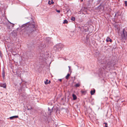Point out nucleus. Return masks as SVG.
Segmentation results:
<instances>
[{
    "label": "nucleus",
    "instance_id": "obj_1",
    "mask_svg": "<svg viewBox=\"0 0 127 127\" xmlns=\"http://www.w3.org/2000/svg\"><path fill=\"white\" fill-rule=\"evenodd\" d=\"M22 27H24L23 31L29 35L35 30L36 26L34 22H28L23 25Z\"/></svg>",
    "mask_w": 127,
    "mask_h": 127
},
{
    "label": "nucleus",
    "instance_id": "obj_2",
    "mask_svg": "<svg viewBox=\"0 0 127 127\" xmlns=\"http://www.w3.org/2000/svg\"><path fill=\"white\" fill-rule=\"evenodd\" d=\"M121 36L122 39H126L127 38V28H125L123 29Z\"/></svg>",
    "mask_w": 127,
    "mask_h": 127
},
{
    "label": "nucleus",
    "instance_id": "obj_3",
    "mask_svg": "<svg viewBox=\"0 0 127 127\" xmlns=\"http://www.w3.org/2000/svg\"><path fill=\"white\" fill-rule=\"evenodd\" d=\"M64 47L63 45L61 43L58 44L54 46V48L55 49H57L58 51L61 50Z\"/></svg>",
    "mask_w": 127,
    "mask_h": 127
},
{
    "label": "nucleus",
    "instance_id": "obj_4",
    "mask_svg": "<svg viewBox=\"0 0 127 127\" xmlns=\"http://www.w3.org/2000/svg\"><path fill=\"white\" fill-rule=\"evenodd\" d=\"M81 30H82L84 32H86L88 31V28L86 26H82Z\"/></svg>",
    "mask_w": 127,
    "mask_h": 127
},
{
    "label": "nucleus",
    "instance_id": "obj_5",
    "mask_svg": "<svg viewBox=\"0 0 127 127\" xmlns=\"http://www.w3.org/2000/svg\"><path fill=\"white\" fill-rule=\"evenodd\" d=\"M45 56L44 54H42L41 55L40 58V59H41L43 61H45L46 59V57H45Z\"/></svg>",
    "mask_w": 127,
    "mask_h": 127
},
{
    "label": "nucleus",
    "instance_id": "obj_6",
    "mask_svg": "<svg viewBox=\"0 0 127 127\" xmlns=\"http://www.w3.org/2000/svg\"><path fill=\"white\" fill-rule=\"evenodd\" d=\"M107 69V66H104L103 67L99 69V71L100 74H102L103 73V71L104 69Z\"/></svg>",
    "mask_w": 127,
    "mask_h": 127
},
{
    "label": "nucleus",
    "instance_id": "obj_7",
    "mask_svg": "<svg viewBox=\"0 0 127 127\" xmlns=\"http://www.w3.org/2000/svg\"><path fill=\"white\" fill-rule=\"evenodd\" d=\"M0 86L1 87H3L4 88H6V84L5 83H0Z\"/></svg>",
    "mask_w": 127,
    "mask_h": 127
},
{
    "label": "nucleus",
    "instance_id": "obj_8",
    "mask_svg": "<svg viewBox=\"0 0 127 127\" xmlns=\"http://www.w3.org/2000/svg\"><path fill=\"white\" fill-rule=\"evenodd\" d=\"M2 77L3 78V79H4L5 76V72L4 69V68H3L2 69Z\"/></svg>",
    "mask_w": 127,
    "mask_h": 127
},
{
    "label": "nucleus",
    "instance_id": "obj_9",
    "mask_svg": "<svg viewBox=\"0 0 127 127\" xmlns=\"http://www.w3.org/2000/svg\"><path fill=\"white\" fill-rule=\"evenodd\" d=\"M106 41L107 42H108L109 41L111 42H112V40L111 39H110V38L109 37H107Z\"/></svg>",
    "mask_w": 127,
    "mask_h": 127
},
{
    "label": "nucleus",
    "instance_id": "obj_10",
    "mask_svg": "<svg viewBox=\"0 0 127 127\" xmlns=\"http://www.w3.org/2000/svg\"><path fill=\"white\" fill-rule=\"evenodd\" d=\"M18 118V116H13L12 117H11L9 118V119L10 120L13 119H14L15 118Z\"/></svg>",
    "mask_w": 127,
    "mask_h": 127
},
{
    "label": "nucleus",
    "instance_id": "obj_11",
    "mask_svg": "<svg viewBox=\"0 0 127 127\" xmlns=\"http://www.w3.org/2000/svg\"><path fill=\"white\" fill-rule=\"evenodd\" d=\"M72 96L73 98V100H75L77 98L76 95L74 94H72Z\"/></svg>",
    "mask_w": 127,
    "mask_h": 127
},
{
    "label": "nucleus",
    "instance_id": "obj_12",
    "mask_svg": "<svg viewBox=\"0 0 127 127\" xmlns=\"http://www.w3.org/2000/svg\"><path fill=\"white\" fill-rule=\"evenodd\" d=\"M95 89H94L93 90H92L91 91L90 93L91 94V95H93L95 93Z\"/></svg>",
    "mask_w": 127,
    "mask_h": 127
},
{
    "label": "nucleus",
    "instance_id": "obj_13",
    "mask_svg": "<svg viewBox=\"0 0 127 127\" xmlns=\"http://www.w3.org/2000/svg\"><path fill=\"white\" fill-rule=\"evenodd\" d=\"M54 3V2L53 1V0H51V1L50 0H49L48 2V3L49 5H51L53 4Z\"/></svg>",
    "mask_w": 127,
    "mask_h": 127
},
{
    "label": "nucleus",
    "instance_id": "obj_14",
    "mask_svg": "<svg viewBox=\"0 0 127 127\" xmlns=\"http://www.w3.org/2000/svg\"><path fill=\"white\" fill-rule=\"evenodd\" d=\"M70 75L69 73H68L67 75L65 77V78L66 79H68L69 78V77L70 76Z\"/></svg>",
    "mask_w": 127,
    "mask_h": 127
},
{
    "label": "nucleus",
    "instance_id": "obj_15",
    "mask_svg": "<svg viewBox=\"0 0 127 127\" xmlns=\"http://www.w3.org/2000/svg\"><path fill=\"white\" fill-rule=\"evenodd\" d=\"M80 85L79 83H77L75 85V86L76 87H78L80 86Z\"/></svg>",
    "mask_w": 127,
    "mask_h": 127
},
{
    "label": "nucleus",
    "instance_id": "obj_16",
    "mask_svg": "<svg viewBox=\"0 0 127 127\" xmlns=\"http://www.w3.org/2000/svg\"><path fill=\"white\" fill-rule=\"evenodd\" d=\"M68 22L67 20H66L65 19L64 20V22H63V23L64 24H67V23Z\"/></svg>",
    "mask_w": 127,
    "mask_h": 127
},
{
    "label": "nucleus",
    "instance_id": "obj_17",
    "mask_svg": "<svg viewBox=\"0 0 127 127\" xmlns=\"http://www.w3.org/2000/svg\"><path fill=\"white\" fill-rule=\"evenodd\" d=\"M71 20L72 21H74L75 20V18L73 17H72L71 18Z\"/></svg>",
    "mask_w": 127,
    "mask_h": 127
},
{
    "label": "nucleus",
    "instance_id": "obj_18",
    "mask_svg": "<svg viewBox=\"0 0 127 127\" xmlns=\"http://www.w3.org/2000/svg\"><path fill=\"white\" fill-rule=\"evenodd\" d=\"M48 111L49 112V113H51L52 112V110H51L50 108H49L48 107Z\"/></svg>",
    "mask_w": 127,
    "mask_h": 127
},
{
    "label": "nucleus",
    "instance_id": "obj_19",
    "mask_svg": "<svg viewBox=\"0 0 127 127\" xmlns=\"http://www.w3.org/2000/svg\"><path fill=\"white\" fill-rule=\"evenodd\" d=\"M48 79H46V81L44 82V83L46 85H47L48 84Z\"/></svg>",
    "mask_w": 127,
    "mask_h": 127
},
{
    "label": "nucleus",
    "instance_id": "obj_20",
    "mask_svg": "<svg viewBox=\"0 0 127 127\" xmlns=\"http://www.w3.org/2000/svg\"><path fill=\"white\" fill-rule=\"evenodd\" d=\"M103 124L105 125L104 127H108V125H107L108 124H107V123H104Z\"/></svg>",
    "mask_w": 127,
    "mask_h": 127
},
{
    "label": "nucleus",
    "instance_id": "obj_21",
    "mask_svg": "<svg viewBox=\"0 0 127 127\" xmlns=\"http://www.w3.org/2000/svg\"><path fill=\"white\" fill-rule=\"evenodd\" d=\"M125 5L126 6H127V1H125Z\"/></svg>",
    "mask_w": 127,
    "mask_h": 127
},
{
    "label": "nucleus",
    "instance_id": "obj_22",
    "mask_svg": "<svg viewBox=\"0 0 127 127\" xmlns=\"http://www.w3.org/2000/svg\"><path fill=\"white\" fill-rule=\"evenodd\" d=\"M81 92L83 94H84V93H85L86 92L85 91H83V90H81Z\"/></svg>",
    "mask_w": 127,
    "mask_h": 127
},
{
    "label": "nucleus",
    "instance_id": "obj_23",
    "mask_svg": "<svg viewBox=\"0 0 127 127\" xmlns=\"http://www.w3.org/2000/svg\"><path fill=\"white\" fill-rule=\"evenodd\" d=\"M56 11L58 13H60V10H56Z\"/></svg>",
    "mask_w": 127,
    "mask_h": 127
},
{
    "label": "nucleus",
    "instance_id": "obj_24",
    "mask_svg": "<svg viewBox=\"0 0 127 127\" xmlns=\"http://www.w3.org/2000/svg\"><path fill=\"white\" fill-rule=\"evenodd\" d=\"M51 83V81L50 80H49L48 81V84H50Z\"/></svg>",
    "mask_w": 127,
    "mask_h": 127
},
{
    "label": "nucleus",
    "instance_id": "obj_25",
    "mask_svg": "<svg viewBox=\"0 0 127 127\" xmlns=\"http://www.w3.org/2000/svg\"><path fill=\"white\" fill-rule=\"evenodd\" d=\"M58 80H59L60 82H62V79H59Z\"/></svg>",
    "mask_w": 127,
    "mask_h": 127
},
{
    "label": "nucleus",
    "instance_id": "obj_26",
    "mask_svg": "<svg viewBox=\"0 0 127 127\" xmlns=\"http://www.w3.org/2000/svg\"><path fill=\"white\" fill-rule=\"evenodd\" d=\"M68 67L69 68V70H70V66H69Z\"/></svg>",
    "mask_w": 127,
    "mask_h": 127
},
{
    "label": "nucleus",
    "instance_id": "obj_27",
    "mask_svg": "<svg viewBox=\"0 0 127 127\" xmlns=\"http://www.w3.org/2000/svg\"><path fill=\"white\" fill-rule=\"evenodd\" d=\"M31 109H32V107H31V108L30 109H28V110H31Z\"/></svg>",
    "mask_w": 127,
    "mask_h": 127
},
{
    "label": "nucleus",
    "instance_id": "obj_28",
    "mask_svg": "<svg viewBox=\"0 0 127 127\" xmlns=\"http://www.w3.org/2000/svg\"><path fill=\"white\" fill-rule=\"evenodd\" d=\"M107 66H109V64H107Z\"/></svg>",
    "mask_w": 127,
    "mask_h": 127
},
{
    "label": "nucleus",
    "instance_id": "obj_29",
    "mask_svg": "<svg viewBox=\"0 0 127 127\" xmlns=\"http://www.w3.org/2000/svg\"><path fill=\"white\" fill-rule=\"evenodd\" d=\"M14 25V24H13V26H12V27H13Z\"/></svg>",
    "mask_w": 127,
    "mask_h": 127
},
{
    "label": "nucleus",
    "instance_id": "obj_30",
    "mask_svg": "<svg viewBox=\"0 0 127 127\" xmlns=\"http://www.w3.org/2000/svg\"><path fill=\"white\" fill-rule=\"evenodd\" d=\"M51 62H50V64H51Z\"/></svg>",
    "mask_w": 127,
    "mask_h": 127
},
{
    "label": "nucleus",
    "instance_id": "obj_31",
    "mask_svg": "<svg viewBox=\"0 0 127 127\" xmlns=\"http://www.w3.org/2000/svg\"><path fill=\"white\" fill-rule=\"evenodd\" d=\"M16 64V65H17V64Z\"/></svg>",
    "mask_w": 127,
    "mask_h": 127
},
{
    "label": "nucleus",
    "instance_id": "obj_32",
    "mask_svg": "<svg viewBox=\"0 0 127 127\" xmlns=\"http://www.w3.org/2000/svg\"><path fill=\"white\" fill-rule=\"evenodd\" d=\"M3 65L4 66V64H3Z\"/></svg>",
    "mask_w": 127,
    "mask_h": 127
}]
</instances>
